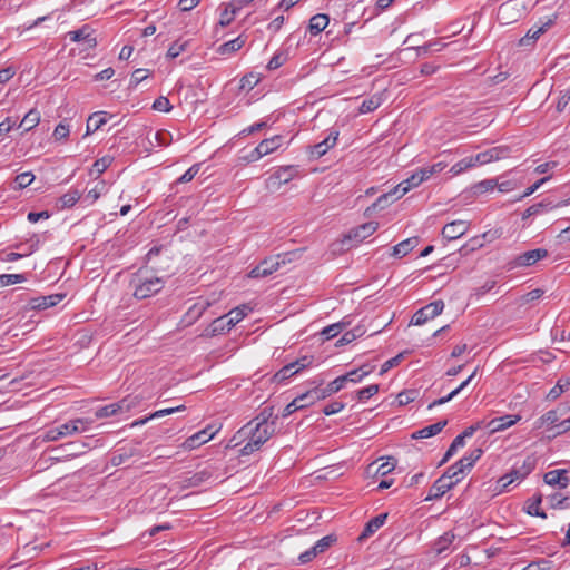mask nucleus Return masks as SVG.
<instances>
[{
	"label": "nucleus",
	"instance_id": "nucleus-29",
	"mask_svg": "<svg viewBox=\"0 0 570 570\" xmlns=\"http://www.w3.org/2000/svg\"><path fill=\"white\" fill-rule=\"evenodd\" d=\"M283 136L276 135L262 140L257 146L264 156H267L282 147Z\"/></svg>",
	"mask_w": 570,
	"mask_h": 570
},
{
	"label": "nucleus",
	"instance_id": "nucleus-48",
	"mask_svg": "<svg viewBox=\"0 0 570 570\" xmlns=\"http://www.w3.org/2000/svg\"><path fill=\"white\" fill-rule=\"evenodd\" d=\"M106 191V183L104 180L96 184V186L90 189L87 195L86 199L90 200V204L95 203L104 193Z\"/></svg>",
	"mask_w": 570,
	"mask_h": 570
},
{
	"label": "nucleus",
	"instance_id": "nucleus-54",
	"mask_svg": "<svg viewBox=\"0 0 570 570\" xmlns=\"http://www.w3.org/2000/svg\"><path fill=\"white\" fill-rule=\"evenodd\" d=\"M200 164H194L189 167L178 179V184L188 183L194 179V177L199 173Z\"/></svg>",
	"mask_w": 570,
	"mask_h": 570
},
{
	"label": "nucleus",
	"instance_id": "nucleus-14",
	"mask_svg": "<svg viewBox=\"0 0 570 570\" xmlns=\"http://www.w3.org/2000/svg\"><path fill=\"white\" fill-rule=\"evenodd\" d=\"M509 151L510 149L507 146L492 147L485 151L474 155V160L478 161V165H485L491 161L505 158L509 155Z\"/></svg>",
	"mask_w": 570,
	"mask_h": 570
},
{
	"label": "nucleus",
	"instance_id": "nucleus-52",
	"mask_svg": "<svg viewBox=\"0 0 570 570\" xmlns=\"http://www.w3.org/2000/svg\"><path fill=\"white\" fill-rule=\"evenodd\" d=\"M69 134L70 127L66 121L59 122L53 130V137L56 140L67 139Z\"/></svg>",
	"mask_w": 570,
	"mask_h": 570
},
{
	"label": "nucleus",
	"instance_id": "nucleus-33",
	"mask_svg": "<svg viewBox=\"0 0 570 570\" xmlns=\"http://www.w3.org/2000/svg\"><path fill=\"white\" fill-rule=\"evenodd\" d=\"M387 518L386 513H381L374 518H372L366 524L360 537V539L367 538L376 532L383 524L385 523Z\"/></svg>",
	"mask_w": 570,
	"mask_h": 570
},
{
	"label": "nucleus",
	"instance_id": "nucleus-19",
	"mask_svg": "<svg viewBox=\"0 0 570 570\" xmlns=\"http://www.w3.org/2000/svg\"><path fill=\"white\" fill-rule=\"evenodd\" d=\"M65 296L66 295L61 293H56L47 296H38L31 298L28 305L31 309L42 311L56 306L65 298Z\"/></svg>",
	"mask_w": 570,
	"mask_h": 570
},
{
	"label": "nucleus",
	"instance_id": "nucleus-5",
	"mask_svg": "<svg viewBox=\"0 0 570 570\" xmlns=\"http://www.w3.org/2000/svg\"><path fill=\"white\" fill-rule=\"evenodd\" d=\"M482 453L483 451L480 448L471 450L454 464L450 465L444 473L452 480H461L459 475L471 470L474 463L481 458Z\"/></svg>",
	"mask_w": 570,
	"mask_h": 570
},
{
	"label": "nucleus",
	"instance_id": "nucleus-15",
	"mask_svg": "<svg viewBox=\"0 0 570 570\" xmlns=\"http://www.w3.org/2000/svg\"><path fill=\"white\" fill-rule=\"evenodd\" d=\"M535 459L527 456L522 462H515L509 474L513 478V482L524 480L535 468Z\"/></svg>",
	"mask_w": 570,
	"mask_h": 570
},
{
	"label": "nucleus",
	"instance_id": "nucleus-47",
	"mask_svg": "<svg viewBox=\"0 0 570 570\" xmlns=\"http://www.w3.org/2000/svg\"><path fill=\"white\" fill-rule=\"evenodd\" d=\"M464 440L463 436H455L452 441L451 445L449 446L448 451L444 454V458L441 461V464L445 463L455 452L459 448L464 446Z\"/></svg>",
	"mask_w": 570,
	"mask_h": 570
},
{
	"label": "nucleus",
	"instance_id": "nucleus-23",
	"mask_svg": "<svg viewBox=\"0 0 570 570\" xmlns=\"http://www.w3.org/2000/svg\"><path fill=\"white\" fill-rule=\"evenodd\" d=\"M299 174V169L297 166L288 165L279 167L272 176V179L278 181V184H287Z\"/></svg>",
	"mask_w": 570,
	"mask_h": 570
},
{
	"label": "nucleus",
	"instance_id": "nucleus-60",
	"mask_svg": "<svg viewBox=\"0 0 570 570\" xmlns=\"http://www.w3.org/2000/svg\"><path fill=\"white\" fill-rule=\"evenodd\" d=\"M485 424H487L485 420L478 421L476 423H474V424L470 425L469 428H466L459 435L463 436V440L465 441L466 438H471L478 430L485 429Z\"/></svg>",
	"mask_w": 570,
	"mask_h": 570
},
{
	"label": "nucleus",
	"instance_id": "nucleus-62",
	"mask_svg": "<svg viewBox=\"0 0 570 570\" xmlns=\"http://www.w3.org/2000/svg\"><path fill=\"white\" fill-rule=\"evenodd\" d=\"M209 476H210V473L207 471H202V472L195 473L191 478L188 479V484L190 487H198L204 481L209 479Z\"/></svg>",
	"mask_w": 570,
	"mask_h": 570
},
{
	"label": "nucleus",
	"instance_id": "nucleus-46",
	"mask_svg": "<svg viewBox=\"0 0 570 570\" xmlns=\"http://www.w3.org/2000/svg\"><path fill=\"white\" fill-rule=\"evenodd\" d=\"M346 324L347 323H345V322H340V323L328 325L322 331V334L326 337V340H331V338L337 336L342 332V330L346 326Z\"/></svg>",
	"mask_w": 570,
	"mask_h": 570
},
{
	"label": "nucleus",
	"instance_id": "nucleus-27",
	"mask_svg": "<svg viewBox=\"0 0 570 570\" xmlns=\"http://www.w3.org/2000/svg\"><path fill=\"white\" fill-rule=\"evenodd\" d=\"M107 124V112L97 111L89 116L87 120L86 135H90Z\"/></svg>",
	"mask_w": 570,
	"mask_h": 570
},
{
	"label": "nucleus",
	"instance_id": "nucleus-42",
	"mask_svg": "<svg viewBox=\"0 0 570 570\" xmlns=\"http://www.w3.org/2000/svg\"><path fill=\"white\" fill-rule=\"evenodd\" d=\"M372 370H373L372 367H370L367 365H364V366H361L357 370H353V371L348 372L345 375H342V377H346V382L350 381V382H353V383H357L364 376L368 375L372 372Z\"/></svg>",
	"mask_w": 570,
	"mask_h": 570
},
{
	"label": "nucleus",
	"instance_id": "nucleus-44",
	"mask_svg": "<svg viewBox=\"0 0 570 570\" xmlns=\"http://www.w3.org/2000/svg\"><path fill=\"white\" fill-rule=\"evenodd\" d=\"M35 180V175L31 171L21 173L16 176L14 183L16 187L14 189H22L31 185V183Z\"/></svg>",
	"mask_w": 570,
	"mask_h": 570
},
{
	"label": "nucleus",
	"instance_id": "nucleus-64",
	"mask_svg": "<svg viewBox=\"0 0 570 570\" xmlns=\"http://www.w3.org/2000/svg\"><path fill=\"white\" fill-rule=\"evenodd\" d=\"M396 462L394 459H389L386 462L379 465L376 474L385 476L395 469Z\"/></svg>",
	"mask_w": 570,
	"mask_h": 570
},
{
	"label": "nucleus",
	"instance_id": "nucleus-11",
	"mask_svg": "<svg viewBox=\"0 0 570 570\" xmlns=\"http://www.w3.org/2000/svg\"><path fill=\"white\" fill-rule=\"evenodd\" d=\"M338 130L332 128L327 136L320 142L309 146L308 154L309 157L313 159L321 158L324 156L331 148H333L336 145L337 138H338Z\"/></svg>",
	"mask_w": 570,
	"mask_h": 570
},
{
	"label": "nucleus",
	"instance_id": "nucleus-9",
	"mask_svg": "<svg viewBox=\"0 0 570 570\" xmlns=\"http://www.w3.org/2000/svg\"><path fill=\"white\" fill-rule=\"evenodd\" d=\"M285 263V259L281 257V255L271 256L263 259L258 265H256L249 273L248 276L250 278H259L266 277L274 272H276L282 264Z\"/></svg>",
	"mask_w": 570,
	"mask_h": 570
},
{
	"label": "nucleus",
	"instance_id": "nucleus-6",
	"mask_svg": "<svg viewBox=\"0 0 570 570\" xmlns=\"http://www.w3.org/2000/svg\"><path fill=\"white\" fill-rule=\"evenodd\" d=\"M139 403L138 397L136 396H127L120 400L117 403L108 404L102 407H99L95 412L96 419H104L114 415H118L121 413L129 412L132 407H135Z\"/></svg>",
	"mask_w": 570,
	"mask_h": 570
},
{
	"label": "nucleus",
	"instance_id": "nucleus-12",
	"mask_svg": "<svg viewBox=\"0 0 570 570\" xmlns=\"http://www.w3.org/2000/svg\"><path fill=\"white\" fill-rule=\"evenodd\" d=\"M460 479L452 480L443 473L431 487L429 495L425 498L426 501L438 500L443 497L449 490H451Z\"/></svg>",
	"mask_w": 570,
	"mask_h": 570
},
{
	"label": "nucleus",
	"instance_id": "nucleus-21",
	"mask_svg": "<svg viewBox=\"0 0 570 570\" xmlns=\"http://www.w3.org/2000/svg\"><path fill=\"white\" fill-rule=\"evenodd\" d=\"M543 481L548 485L558 487L560 489H564L570 483V478L568 476V471L566 469H558L548 471L543 475Z\"/></svg>",
	"mask_w": 570,
	"mask_h": 570
},
{
	"label": "nucleus",
	"instance_id": "nucleus-13",
	"mask_svg": "<svg viewBox=\"0 0 570 570\" xmlns=\"http://www.w3.org/2000/svg\"><path fill=\"white\" fill-rule=\"evenodd\" d=\"M379 227V224L375 222H368L365 224H362L355 228H352L348 234L344 238L345 242H352L354 240L356 244L363 242L367 237H370L372 234L376 232Z\"/></svg>",
	"mask_w": 570,
	"mask_h": 570
},
{
	"label": "nucleus",
	"instance_id": "nucleus-30",
	"mask_svg": "<svg viewBox=\"0 0 570 570\" xmlns=\"http://www.w3.org/2000/svg\"><path fill=\"white\" fill-rule=\"evenodd\" d=\"M554 23L553 18H549L542 26L532 27L528 30L527 35L520 40L521 45H528L529 40H537L539 37L544 33L552 24Z\"/></svg>",
	"mask_w": 570,
	"mask_h": 570
},
{
	"label": "nucleus",
	"instance_id": "nucleus-10",
	"mask_svg": "<svg viewBox=\"0 0 570 570\" xmlns=\"http://www.w3.org/2000/svg\"><path fill=\"white\" fill-rule=\"evenodd\" d=\"M444 309L443 301H434L424 307L420 308L412 317L411 324L413 325H423L429 320H433L439 316Z\"/></svg>",
	"mask_w": 570,
	"mask_h": 570
},
{
	"label": "nucleus",
	"instance_id": "nucleus-22",
	"mask_svg": "<svg viewBox=\"0 0 570 570\" xmlns=\"http://www.w3.org/2000/svg\"><path fill=\"white\" fill-rule=\"evenodd\" d=\"M311 395H313V394L307 391V392L298 395L297 397H295L291 403H288L284 407L282 416L287 417L291 414H293L294 412H296L297 410L304 409V407L311 405L312 404V403H309V400H312Z\"/></svg>",
	"mask_w": 570,
	"mask_h": 570
},
{
	"label": "nucleus",
	"instance_id": "nucleus-7",
	"mask_svg": "<svg viewBox=\"0 0 570 570\" xmlns=\"http://www.w3.org/2000/svg\"><path fill=\"white\" fill-rule=\"evenodd\" d=\"M322 379H316L313 381V384H316V386L308 392L312 393V400H309V403H314L315 401L323 400L327 396H331L332 394L337 393L341 391L346 383V377L338 376L331 383H328L325 387H321L323 384Z\"/></svg>",
	"mask_w": 570,
	"mask_h": 570
},
{
	"label": "nucleus",
	"instance_id": "nucleus-41",
	"mask_svg": "<svg viewBox=\"0 0 570 570\" xmlns=\"http://www.w3.org/2000/svg\"><path fill=\"white\" fill-rule=\"evenodd\" d=\"M81 197V193L77 189H70L59 198L61 208L72 207Z\"/></svg>",
	"mask_w": 570,
	"mask_h": 570
},
{
	"label": "nucleus",
	"instance_id": "nucleus-1",
	"mask_svg": "<svg viewBox=\"0 0 570 570\" xmlns=\"http://www.w3.org/2000/svg\"><path fill=\"white\" fill-rule=\"evenodd\" d=\"M273 416V407H264L256 417L245 424L234 436V440L247 441L239 450L240 455H250L261 450L275 433L276 419Z\"/></svg>",
	"mask_w": 570,
	"mask_h": 570
},
{
	"label": "nucleus",
	"instance_id": "nucleus-59",
	"mask_svg": "<svg viewBox=\"0 0 570 570\" xmlns=\"http://www.w3.org/2000/svg\"><path fill=\"white\" fill-rule=\"evenodd\" d=\"M187 42L175 41L167 51V57L170 59L177 58L181 52L186 50Z\"/></svg>",
	"mask_w": 570,
	"mask_h": 570
},
{
	"label": "nucleus",
	"instance_id": "nucleus-20",
	"mask_svg": "<svg viewBox=\"0 0 570 570\" xmlns=\"http://www.w3.org/2000/svg\"><path fill=\"white\" fill-rule=\"evenodd\" d=\"M67 36L73 42L83 41L88 48H95L97 46V39L88 24L82 26L80 29L69 31Z\"/></svg>",
	"mask_w": 570,
	"mask_h": 570
},
{
	"label": "nucleus",
	"instance_id": "nucleus-58",
	"mask_svg": "<svg viewBox=\"0 0 570 570\" xmlns=\"http://www.w3.org/2000/svg\"><path fill=\"white\" fill-rule=\"evenodd\" d=\"M403 357H404V354L400 353L396 356H394V357L387 360L386 362H384L382 364V366H381L380 375H383L387 371H390L392 367L397 366L401 363V361L403 360Z\"/></svg>",
	"mask_w": 570,
	"mask_h": 570
},
{
	"label": "nucleus",
	"instance_id": "nucleus-63",
	"mask_svg": "<svg viewBox=\"0 0 570 570\" xmlns=\"http://www.w3.org/2000/svg\"><path fill=\"white\" fill-rule=\"evenodd\" d=\"M568 501L567 497H562L560 493H554L549 495V503L552 508H566L568 504L566 503Z\"/></svg>",
	"mask_w": 570,
	"mask_h": 570
},
{
	"label": "nucleus",
	"instance_id": "nucleus-53",
	"mask_svg": "<svg viewBox=\"0 0 570 570\" xmlns=\"http://www.w3.org/2000/svg\"><path fill=\"white\" fill-rule=\"evenodd\" d=\"M519 185L520 183L517 179H502L501 181L498 180L497 188L500 193H509L514 190Z\"/></svg>",
	"mask_w": 570,
	"mask_h": 570
},
{
	"label": "nucleus",
	"instance_id": "nucleus-25",
	"mask_svg": "<svg viewBox=\"0 0 570 570\" xmlns=\"http://www.w3.org/2000/svg\"><path fill=\"white\" fill-rule=\"evenodd\" d=\"M448 424L446 420L424 426L412 434L413 439H426L439 434Z\"/></svg>",
	"mask_w": 570,
	"mask_h": 570
},
{
	"label": "nucleus",
	"instance_id": "nucleus-32",
	"mask_svg": "<svg viewBox=\"0 0 570 570\" xmlns=\"http://www.w3.org/2000/svg\"><path fill=\"white\" fill-rule=\"evenodd\" d=\"M249 312H252V308L246 304L232 309L226 315V317H228V321H227L228 330H230L233 326H235L237 323H239L245 316L248 315Z\"/></svg>",
	"mask_w": 570,
	"mask_h": 570
},
{
	"label": "nucleus",
	"instance_id": "nucleus-51",
	"mask_svg": "<svg viewBox=\"0 0 570 570\" xmlns=\"http://www.w3.org/2000/svg\"><path fill=\"white\" fill-rule=\"evenodd\" d=\"M402 191L401 183L394 187L391 191L380 196L376 200V205H382L383 203H387L389 199L395 200L401 198L403 195L397 196Z\"/></svg>",
	"mask_w": 570,
	"mask_h": 570
},
{
	"label": "nucleus",
	"instance_id": "nucleus-45",
	"mask_svg": "<svg viewBox=\"0 0 570 570\" xmlns=\"http://www.w3.org/2000/svg\"><path fill=\"white\" fill-rule=\"evenodd\" d=\"M295 365H292L291 363L283 366L275 375L274 380L278 383L284 382L295 375L297 373V370H294Z\"/></svg>",
	"mask_w": 570,
	"mask_h": 570
},
{
	"label": "nucleus",
	"instance_id": "nucleus-18",
	"mask_svg": "<svg viewBox=\"0 0 570 570\" xmlns=\"http://www.w3.org/2000/svg\"><path fill=\"white\" fill-rule=\"evenodd\" d=\"M469 222L458 219L446 224L442 229L444 239L454 240L463 236L469 230Z\"/></svg>",
	"mask_w": 570,
	"mask_h": 570
},
{
	"label": "nucleus",
	"instance_id": "nucleus-56",
	"mask_svg": "<svg viewBox=\"0 0 570 570\" xmlns=\"http://www.w3.org/2000/svg\"><path fill=\"white\" fill-rule=\"evenodd\" d=\"M173 108L169 99L167 97L160 96L153 104V109L157 111L168 112Z\"/></svg>",
	"mask_w": 570,
	"mask_h": 570
},
{
	"label": "nucleus",
	"instance_id": "nucleus-3",
	"mask_svg": "<svg viewBox=\"0 0 570 570\" xmlns=\"http://www.w3.org/2000/svg\"><path fill=\"white\" fill-rule=\"evenodd\" d=\"M94 423L91 419H75L70 420L59 426L48 429L43 435L42 440L47 442L58 441L62 438L79 434L88 431Z\"/></svg>",
	"mask_w": 570,
	"mask_h": 570
},
{
	"label": "nucleus",
	"instance_id": "nucleus-50",
	"mask_svg": "<svg viewBox=\"0 0 570 570\" xmlns=\"http://www.w3.org/2000/svg\"><path fill=\"white\" fill-rule=\"evenodd\" d=\"M497 185H498V179H485V180L478 183L474 186V190H475V193L483 194V193L492 191L494 188H497Z\"/></svg>",
	"mask_w": 570,
	"mask_h": 570
},
{
	"label": "nucleus",
	"instance_id": "nucleus-31",
	"mask_svg": "<svg viewBox=\"0 0 570 570\" xmlns=\"http://www.w3.org/2000/svg\"><path fill=\"white\" fill-rule=\"evenodd\" d=\"M558 207H559V205L553 204L552 202H547V200L533 204L523 212L522 219L524 220L531 216H534V215H538L543 212H547V210H550L553 208H558Z\"/></svg>",
	"mask_w": 570,
	"mask_h": 570
},
{
	"label": "nucleus",
	"instance_id": "nucleus-38",
	"mask_svg": "<svg viewBox=\"0 0 570 570\" xmlns=\"http://www.w3.org/2000/svg\"><path fill=\"white\" fill-rule=\"evenodd\" d=\"M40 121V112L37 109L29 110L23 119L20 121L19 127L24 131L33 129Z\"/></svg>",
	"mask_w": 570,
	"mask_h": 570
},
{
	"label": "nucleus",
	"instance_id": "nucleus-4",
	"mask_svg": "<svg viewBox=\"0 0 570 570\" xmlns=\"http://www.w3.org/2000/svg\"><path fill=\"white\" fill-rule=\"evenodd\" d=\"M549 253L544 248H535L524 252L504 264V269L510 272L519 267H529L537 262L548 257Z\"/></svg>",
	"mask_w": 570,
	"mask_h": 570
},
{
	"label": "nucleus",
	"instance_id": "nucleus-26",
	"mask_svg": "<svg viewBox=\"0 0 570 570\" xmlns=\"http://www.w3.org/2000/svg\"><path fill=\"white\" fill-rule=\"evenodd\" d=\"M246 42V37H244L243 35L238 36L237 38L233 39V40H229L227 42H224L222 43L218 48H217V53L219 55H232L238 50H240L244 45Z\"/></svg>",
	"mask_w": 570,
	"mask_h": 570
},
{
	"label": "nucleus",
	"instance_id": "nucleus-37",
	"mask_svg": "<svg viewBox=\"0 0 570 570\" xmlns=\"http://www.w3.org/2000/svg\"><path fill=\"white\" fill-rule=\"evenodd\" d=\"M455 534L451 531L444 532L433 542V550L441 554L443 553L454 541Z\"/></svg>",
	"mask_w": 570,
	"mask_h": 570
},
{
	"label": "nucleus",
	"instance_id": "nucleus-28",
	"mask_svg": "<svg viewBox=\"0 0 570 570\" xmlns=\"http://www.w3.org/2000/svg\"><path fill=\"white\" fill-rule=\"evenodd\" d=\"M487 237V233L474 236L470 238L460 249L459 253L461 256H468L471 253L482 248L484 246V239Z\"/></svg>",
	"mask_w": 570,
	"mask_h": 570
},
{
	"label": "nucleus",
	"instance_id": "nucleus-49",
	"mask_svg": "<svg viewBox=\"0 0 570 570\" xmlns=\"http://www.w3.org/2000/svg\"><path fill=\"white\" fill-rule=\"evenodd\" d=\"M334 542H336V537L334 534H328L316 541L314 548L320 553L325 552Z\"/></svg>",
	"mask_w": 570,
	"mask_h": 570
},
{
	"label": "nucleus",
	"instance_id": "nucleus-55",
	"mask_svg": "<svg viewBox=\"0 0 570 570\" xmlns=\"http://www.w3.org/2000/svg\"><path fill=\"white\" fill-rule=\"evenodd\" d=\"M379 392V385L377 384H371L366 387H363L357 391V399L360 401H365L375 395Z\"/></svg>",
	"mask_w": 570,
	"mask_h": 570
},
{
	"label": "nucleus",
	"instance_id": "nucleus-2",
	"mask_svg": "<svg viewBox=\"0 0 570 570\" xmlns=\"http://www.w3.org/2000/svg\"><path fill=\"white\" fill-rule=\"evenodd\" d=\"M129 286L137 299L149 298L159 293L165 286V279L147 268L141 267L131 275Z\"/></svg>",
	"mask_w": 570,
	"mask_h": 570
},
{
	"label": "nucleus",
	"instance_id": "nucleus-34",
	"mask_svg": "<svg viewBox=\"0 0 570 570\" xmlns=\"http://www.w3.org/2000/svg\"><path fill=\"white\" fill-rule=\"evenodd\" d=\"M330 19L324 13H317L309 19L308 30L311 35L316 36L328 26Z\"/></svg>",
	"mask_w": 570,
	"mask_h": 570
},
{
	"label": "nucleus",
	"instance_id": "nucleus-35",
	"mask_svg": "<svg viewBox=\"0 0 570 570\" xmlns=\"http://www.w3.org/2000/svg\"><path fill=\"white\" fill-rule=\"evenodd\" d=\"M383 94H374L364 99L358 108L360 114H368L376 110L383 104Z\"/></svg>",
	"mask_w": 570,
	"mask_h": 570
},
{
	"label": "nucleus",
	"instance_id": "nucleus-36",
	"mask_svg": "<svg viewBox=\"0 0 570 570\" xmlns=\"http://www.w3.org/2000/svg\"><path fill=\"white\" fill-rule=\"evenodd\" d=\"M417 244V237L407 238L393 247V255L397 257H403L407 255Z\"/></svg>",
	"mask_w": 570,
	"mask_h": 570
},
{
	"label": "nucleus",
	"instance_id": "nucleus-40",
	"mask_svg": "<svg viewBox=\"0 0 570 570\" xmlns=\"http://www.w3.org/2000/svg\"><path fill=\"white\" fill-rule=\"evenodd\" d=\"M112 161H114V157H111L109 155H106V156L97 159L92 165L90 174L96 175V178H98L102 173H105L110 167Z\"/></svg>",
	"mask_w": 570,
	"mask_h": 570
},
{
	"label": "nucleus",
	"instance_id": "nucleus-61",
	"mask_svg": "<svg viewBox=\"0 0 570 570\" xmlns=\"http://www.w3.org/2000/svg\"><path fill=\"white\" fill-rule=\"evenodd\" d=\"M149 76H150V70L142 69V68L136 69L132 72L130 83H134L135 86H137L138 83H140L141 81L147 79Z\"/></svg>",
	"mask_w": 570,
	"mask_h": 570
},
{
	"label": "nucleus",
	"instance_id": "nucleus-43",
	"mask_svg": "<svg viewBox=\"0 0 570 570\" xmlns=\"http://www.w3.org/2000/svg\"><path fill=\"white\" fill-rule=\"evenodd\" d=\"M541 501H542L541 494L529 500L528 507H527L528 514L546 519L547 514L543 511H541V509H540Z\"/></svg>",
	"mask_w": 570,
	"mask_h": 570
},
{
	"label": "nucleus",
	"instance_id": "nucleus-16",
	"mask_svg": "<svg viewBox=\"0 0 570 570\" xmlns=\"http://www.w3.org/2000/svg\"><path fill=\"white\" fill-rule=\"evenodd\" d=\"M521 420V416L518 414H507L502 416L494 417L490 421H487L485 429L489 430V433L493 434L495 432L503 431L512 425H514L517 422Z\"/></svg>",
	"mask_w": 570,
	"mask_h": 570
},
{
	"label": "nucleus",
	"instance_id": "nucleus-8",
	"mask_svg": "<svg viewBox=\"0 0 570 570\" xmlns=\"http://www.w3.org/2000/svg\"><path fill=\"white\" fill-rule=\"evenodd\" d=\"M569 412L567 405L560 404L556 409L548 411L535 423V429L556 430L558 433V424H561V420Z\"/></svg>",
	"mask_w": 570,
	"mask_h": 570
},
{
	"label": "nucleus",
	"instance_id": "nucleus-17",
	"mask_svg": "<svg viewBox=\"0 0 570 570\" xmlns=\"http://www.w3.org/2000/svg\"><path fill=\"white\" fill-rule=\"evenodd\" d=\"M216 432L217 430H213L212 426H207L206 429L198 431L197 433L187 438L183 443V446L186 450H194L197 446L210 441L215 436Z\"/></svg>",
	"mask_w": 570,
	"mask_h": 570
},
{
	"label": "nucleus",
	"instance_id": "nucleus-57",
	"mask_svg": "<svg viewBox=\"0 0 570 570\" xmlns=\"http://www.w3.org/2000/svg\"><path fill=\"white\" fill-rule=\"evenodd\" d=\"M23 281H24V276L22 274H3L0 276V283L3 286L18 284Z\"/></svg>",
	"mask_w": 570,
	"mask_h": 570
},
{
	"label": "nucleus",
	"instance_id": "nucleus-24",
	"mask_svg": "<svg viewBox=\"0 0 570 570\" xmlns=\"http://www.w3.org/2000/svg\"><path fill=\"white\" fill-rule=\"evenodd\" d=\"M425 180H428L426 174L424 173L423 168H420L407 179L401 181L402 191L397 196L405 195L409 190L417 187Z\"/></svg>",
	"mask_w": 570,
	"mask_h": 570
},
{
	"label": "nucleus",
	"instance_id": "nucleus-39",
	"mask_svg": "<svg viewBox=\"0 0 570 570\" xmlns=\"http://www.w3.org/2000/svg\"><path fill=\"white\" fill-rule=\"evenodd\" d=\"M478 165V161L474 160V156L465 157L458 163H455L451 168L450 173L452 176H458L465 170L473 168Z\"/></svg>",
	"mask_w": 570,
	"mask_h": 570
}]
</instances>
